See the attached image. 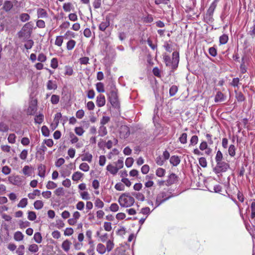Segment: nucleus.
<instances>
[{"instance_id": "f257e3e1", "label": "nucleus", "mask_w": 255, "mask_h": 255, "mask_svg": "<svg viewBox=\"0 0 255 255\" xmlns=\"http://www.w3.org/2000/svg\"><path fill=\"white\" fill-rule=\"evenodd\" d=\"M163 60L166 66L171 67L172 69L174 70L178 67L179 61V53L177 51L173 52L172 60L169 56L164 54Z\"/></svg>"}, {"instance_id": "f03ea898", "label": "nucleus", "mask_w": 255, "mask_h": 255, "mask_svg": "<svg viewBox=\"0 0 255 255\" xmlns=\"http://www.w3.org/2000/svg\"><path fill=\"white\" fill-rule=\"evenodd\" d=\"M135 202L134 199L129 193H123L119 198L118 202L122 207L128 208L132 206Z\"/></svg>"}, {"instance_id": "7ed1b4c3", "label": "nucleus", "mask_w": 255, "mask_h": 255, "mask_svg": "<svg viewBox=\"0 0 255 255\" xmlns=\"http://www.w3.org/2000/svg\"><path fill=\"white\" fill-rule=\"evenodd\" d=\"M109 99L111 105L114 107H118L119 105V101L118 97L117 90L113 88L111 90L109 95Z\"/></svg>"}, {"instance_id": "20e7f679", "label": "nucleus", "mask_w": 255, "mask_h": 255, "mask_svg": "<svg viewBox=\"0 0 255 255\" xmlns=\"http://www.w3.org/2000/svg\"><path fill=\"white\" fill-rule=\"evenodd\" d=\"M229 167L230 165L228 163L221 161L217 162L216 166L213 169V171L215 173L218 174L221 172H226Z\"/></svg>"}, {"instance_id": "39448f33", "label": "nucleus", "mask_w": 255, "mask_h": 255, "mask_svg": "<svg viewBox=\"0 0 255 255\" xmlns=\"http://www.w3.org/2000/svg\"><path fill=\"white\" fill-rule=\"evenodd\" d=\"M171 197L170 195H168L166 192H161L159 193L156 196L155 201V207L156 208L159 206L161 204L167 200Z\"/></svg>"}, {"instance_id": "423d86ee", "label": "nucleus", "mask_w": 255, "mask_h": 255, "mask_svg": "<svg viewBox=\"0 0 255 255\" xmlns=\"http://www.w3.org/2000/svg\"><path fill=\"white\" fill-rule=\"evenodd\" d=\"M37 101L36 100L34 99L31 100L29 104L28 108L26 110V114L28 115H33L35 114L37 107Z\"/></svg>"}, {"instance_id": "0eeeda50", "label": "nucleus", "mask_w": 255, "mask_h": 255, "mask_svg": "<svg viewBox=\"0 0 255 255\" xmlns=\"http://www.w3.org/2000/svg\"><path fill=\"white\" fill-rule=\"evenodd\" d=\"M110 25V19L108 16H106L99 25V29L102 31H105L107 28Z\"/></svg>"}, {"instance_id": "6e6552de", "label": "nucleus", "mask_w": 255, "mask_h": 255, "mask_svg": "<svg viewBox=\"0 0 255 255\" xmlns=\"http://www.w3.org/2000/svg\"><path fill=\"white\" fill-rule=\"evenodd\" d=\"M120 136L123 138H127L130 134L129 128L127 126H122L120 128Z\"/></svg>"}, {"instance_id": "1a4fd4ad", "label": "nucleus", "mask_w": 255, "mask_h": 255, "mask_svg": "<svg viewBox=\"0 0 255 255\" xmlns=\"http://www.w3.org/2000/svg\"><path fill=\"white\" fill-rule=\"evenodd\" d=\"M38 18H46L48 17V14L46 9L42 8H38L36 10Z\"/></svg>"}, {"instance_id": "9d476101", "label": "nucleus", "mask_w": 255, "mask_h": 255, "mask_svg": "<svg viewBox=\"0 0 255 255\" xmlns=\"http://www.w3.org/2000/svg\"><path fill=\"white\" fill-rule=\"evenodd\" d=\"M72 163H70L67 165V168H63L60 171L61 176L64 178L67 176H69L71 173V169H72Z\"/></svg>"}, {"instance_id": "9b49d317", "label": "nucleus", "mask_w": 255, "mask_h": 255, "mask_svg": "<svg viewBox=\"0 0 255 255\" xmlns=\"http://www.w3.org/2000/svg\"><path fill=\"white\" fill-rule=\"evenodd\" d=\"M177 176L174 173H171L168 176V179L166 181V185L170 186L175 183L177 181Z\"/></svg>"}, {"instance_id": "f8f14e48", "label": "nucleus", "mask_w": 255, "mask_h": 255, "mask_svg": "<svg viewBox=\"0 0 255 255\" xmlns=\"http://www.w3.org/2000/svg\"><path fill=\"white\" fill-rule=\"evenodd\" d=\"M106 99L103 95H99L97 97L96 104L98 107H102L105 105Z\"/></svg>"}, {"instance_id": "ddd939ff", "label": "nucleus", "mask_w": 255, "mask_h": 255, "mask_svg": "<svg viewBox=\"0 0 255 255\" xmlns=\"http://www.w3.org/2000/svg\"><path fill=\"white\" fill-rule=\"evenodd\" d=\"M71 245L72 243L67 239L63 241L61 247L65 252L68 253L70 249Z\"/></svg>"}, {"instance_id": "4468645a", "label": "nucleus", "mask_w": 255, "mask_h": 255, "mask_svg": "<svg viewBox=\"0 0 255 255\" xmlns=\"http://www.w3.org/2000/svg\"><path fill=\"white\" fill-rule=\"evenodd\" d=\"M106 169L113 175L117 174L119 171V170L117 168V167L115 166H114L111 164H109L107 166Z\"/></svg>"}, {"instance_id": "2eb2a0df", "label": "nucleus", "mask_w": 255, "mask_h": 255, "mask_svg": "<svg viewBox=\"0 0 255 255\" xmlns=\"http://www.w3.org/2000/svg\"><path fill=\"white\" fill-rule=\"evenodd\" d=\"M13 4L10 1L5 0L2 6V9L6 12H8L12 8Z\"/></svg>"}, {"instance_id": "dca6fc26", "label": "nucleus", "mask_w": 255, "mask_h": 255, "mask_svg": "<svg viewBox=\"0 0 255 255\" xmlns=\"http://www.w3.org/2000/svg\"><path fill=\"white\" fill-rule=\"evenodd\" d=\"M180 162V159L178 156H172L170 158V163L174 166L178 165Z\"/></svg>"}, {"instance_id": "f3484780", "label": "nucleus", "mask_w": 255, "mask_h": 255, "mask_svg": "<svg viewBox=\"0 0 255 255\" xmlns=\"http://www.w3.org/2000/svg\"><path fill=\"white\" fill-rule=\"evenodd\" d=\"M96 250L97 252L101 255L104 254L107 251L105 246L102 243H99L97 245Z\"/></svg>"}, {"instance_id": "a211bd4d", "label": "nucleus", "mask_w": 255, "mask_h": 255, "mask_svg": "<svg viewBox=\"0 0 255 255\" xmlns=\"http://www.w3.org/2000/svg\"><path fill=\"white\" fill-rule=\"evenodd\" d=\"M8 181L11 184L15 185H18L20 183L19 178L17 176H9L8 177Z\"/></svg>"}, {"instance_id": "6ab92c4d", "label": "nucleus", "mask_w": 255, "mask_h": 255, "mask_svg": "<svg viewBox=\"0 0 255 255\" xmlns=\"http://www.w3.org/2000/svg\"><path fill=\"white\" fill-rule=\"evenodd\" d=\"M99 135L100 136H104L107 133V128L105 126L100 125L98 130Z\"/></svg>"}, {"instance_id": "aec40b11", "label": "nucleus", "mask_w": 255, "mask_h": 255, "mask_svg": "<svg viewBox=\"0 0 255 255\" xmlns=\"http://www.w3.org/2000/svg\"><path fill=\"white\" fill-rule=\"evenodd\" d=\"M45 166L40 164L38 167V175L41 177H44L45 175Z\"/></svg>"}, {"instance_id": "412c9836", "label": "nucleus", "mask_w": 255, "mask_h": 255, "mask_svg": "<svg viewBox=\"0 0 255 255\" xmlns=\"http://www.w3.org/2000/svg\"><path fill=\"white\" fill-rule=\"evenodd\" d=\"M24 238L23 234L20 231H17L14 234L13 238L16 241H21Z\"/></svg>"}, {"instance_id": "4be33fe9", "label": "nucleus", "mask_w": 255, "mask_h": 255, "mask_svg": "<svg viewBox=\"0 0 255 255\" xmlns=\"http://www.w3.org/2000/svg\"><path fill=\"white\" fill-rule=\"evenodd\" d=\"M225 97L224 94L221 92H218L215 97V102L217 103L222 102L224 100Z\"/></svg>"}, {"instance_id": "5701e85b", "label": "nucleus", "mask_w": 255, "mask_h": 255, "mask_svg": "<svg viewBox=\"0 0 255 255\" xmlns=\"http://www.w3.org/2000/svg\"><path fill=\"white\" fill-rule=\"evenodd\" d=\"M76 41L74 40L70 39L66 43V48L68 50H72L76 45Z\"/></svg>"}, {"instance_id": "b1692460", "label": "nucleus", "mask_w": 255, "mask_h": 255, "mask_svg": "<svg viewBox=\"0 0 255 255\" xmlns=\"http://www.w3.org/2000/svg\"><path fill=\"white\" fill-rule=\"evenodd\" d=\"M92 155L91 153L87 152L83 155V156L81 159L83 161H88V162L90 163L92 161Z\"/></svg>"}, {"instance_id": "393cba45", "label": "nucleus", "mask_w": 255, "mask_h": 255, "mask_svg": "<svg viewBox=\"0 0 255 255\" xmlns=\"http://www.w3.org/2000/svg\"><path fill=\"white\" fill-rule=\"evenodd\" d=\"M83 176V174L79 171L75 172L73 173L72 176V179L73 181L79 180Z\"/></svg>"}, {"instance_id": "a878e982", "label": "nucleus", "mask_w": 255, "mask_h": 255, "mask_svg": "<svg viewBox=\"0 0 255 255\" xmlns=\"http://www.w3.org/2000/svg\"><path fill=\"white\" fill-rule=\"evenodd\" d=\"M114 247V242L112 240H109L106 242V249L108 252H110Z\"/></svg>"}, {"instance_id": "bb28decb", "label": "nucleus", "mask_w": 255, "mask_h": 255, "mask_svg": "<svg viewBox=\"0 0 255 255\" xmlns=\"http://www.w3.org/2000/svg\"><path fill=\"white\" fill-rule=\"evenodd\" d=\"M33 239L36 243H41L42 241V237L41 233L39 232L35 233L33 236Z\"/></svg>"}, {"instance_id": "cd10ccee", "label": "nucleus", "mask_w": 255, "mask_h": 255, "mask_svg": "<svg viewBox=\"0 0 255 255\" xmlns=\"http://www.w3.org/2000/svg\"><path fill=\"white\" fill-rule=\"evenodd\" d=\"M217 6V4L215 1H213L209 6L208 10H207V13L210 16L213 14L214 13V11Z\"/></svg>"}, {"instance_id": "c85d7f7f", "label": "nucleus", "mask_w": 255, "mask_h": 255, "mask_svg": "<svg viewBox=\"0 0 255 255\" xmlns=\"http://www.w3.org/2000/svg\"><path fill=\"white\" fill-rule=\"evenodd\" d=\"M28 250L32 253H35L38 251L39 248L36 244H33L29 246Z\"/></svg>"}, {"instance_id": "c756f323", "label": "nucleus", "mask_w": 255, "mask_h": 255, "mask_svg": "<svg viewBox=\"0 0 255 255\" xmlns=\"http://www.w3.org/2000/svg\"><path fill=\"white\" fill-rule=\"evenodd\" d=\"M22 172L25 175L30 176L32 173V168L25 165L22 169Z\"/></svg>"}, {"instance_id": "7c9ffc66", "label": "nucleus", "mask_w": 255, "mask_h": 255, "mask_svg": "<svg viewBox=\"0 0 255 255\" xmlns=\"http://www.w3.org/2000/svg\"><path fill=\"white\" fill-rule=\"evenodd\" d=\"M33 23L32 21L28 22L25 24L22 27V29L26 31L27 30H32L33 27Z\"/></svg>"}, {"instance_id": "2f4dec72", "label": "nucleus", "mask_w": 255, "mask_h": 255, "mask_svg": "<svg viewBox=\"0 0 255 255\" xmlns=\"http://www.w3.org/2000/svg\"><path fill=\"white\" fill-rule=\"evenodd\" d=\"M63 36H57L56 37L55 41V45L60 47L62 46V43L63 42Z\"/></svg>"}, {"instance_id": "473e14b6", "label": "nucleus", "mask_w": 255, "mask_h": 255, "mask_svg": "<svg viewBox=\"0 0 255 255\" xmlns=\"http://www.w3.org/2000/svg\"><path fill=\"white\" fill-rule=\"evenodd\" d=\"M47 88L48 90H55L57 88L56 84L52 80H49L47 82Z\"/></svg>"}, {"instance_id": "72a5a7b5", "label": "nucleus", "mask_w": 255, "mask_h": 255, "mask_svg": "<svg viewBox=\"0 0 255 255\" xmlns=\"http://www.w3.org/2000/svg\"><path fill=\"white\" fill-rule=\"evenodd\" d=\"M40 195V191L38 189H35L32 193H30L28 194V197L30 199H34L35 196H39Z\"/></svg>"}, {"instance_id": "f704fd0d", "label": "nucleus", "mask_w": 255, "mask_h": 255, "mask_svg": "<svg viewBox=\"0 0 255 255\" xmlns=\"http://www.w3.org/2000/svg\"><path fill=\"white\" fill-rule=\"evenodd\" d=\"M34 207L36 210H40L43 207V203L41 200H36L34 203Z\"/></svg>"}, {"instance_id": "c9c22d12", "label": "nucleus", "mask_w": 255, "mask_h": 255, "mask_svg": "<svg viewBox=\"0 0 255 255\" xmlns=\"http://www.w3.org/2000/svg\"><path fill=\"white\" fill-rule=\"evenodd\" d=\"M95 206L96 207L102 209L104 206V202L99 198H97L95 201Z\"/></svg>"}, {"instance_id": "e433bc0d", "label": "nucleus", "mask_w": 255, "mask_h": 255, "mask_svg": "<svg viewBox=\"0 0 255 255\" xmlns=\"http://www.w3.org/2000/svg\"><path fill=\"white\" fill-rule=\"evenodd\" d=\"M79 169L83 171L87 172L90 169V166L86 162H83L79 165Z\"/></svg>"}, {"instance_id": "4c0bfd02", "label": "nucleus", "mask_w": 255, "mask_h": 255, "mask_svg": "<svg viewBox=\"0 0 255 255\" xmlns=\"http://www.w3.org/2000/svg\"><path fill=\"white\" fill-rule=\"evenodd\" d=\"M30 15L26 13H21L19 16V19L22 22H26L29 20Z\"/></svg>"}, {"instance_id": "58836bf2", "label": "nucleus", "mask_w": 255, "mask_h": 255, "mask_svg": "<svg viewBox=\"0 0 255 255\" xmlns=\"http://www.w3.org/2000/svg\"><path fill=\"white\" fill-rule=\"evenodd\" d=\"M96 90L99 93L105 92L104 85L102 82H99L96 84Z\"/></svg>"}, {"instance_id": "ea45409f", "label": "nucleus", "mask_w": 255, "mask_h": 255, "mask_svg": "<svg viewBox=\"0 0 255 255\" xmlns=\"http://www.w3.org/2000/svg\"><path fill=\"white\" fill-rule=\"evenodd\" d=\"M229 38L227 34H223L220 37L219 41L221 44H225L227 43Z\"/></svg>"}, {"instance_id": "a19ab883", "label": "nucleus", "mask_w": 255, "mask_h": 255, "mask_svg": "<svg viewBox=\"0 0 255 255\" xmlns=\"http://www.w3.org/2000/svg\"><path fill=\"white\" fill-rule=\"evenodd\" d=\"M27 198H22L17 204V207L19 208H24L27 206Z\"/></svg>"}, {"instance_id": "79ce46f5", "label": "nucleus", "mask_w": 255, "mask_h": 255, "mask_svg": "<svg viewBox=\"0 0 255 255\" xmlns=\"http://www.w3.org/2000/svg\"><path fill=\"white\" fill-rule=\"evenodd\" d=\"M198 142V137L197 135H193L190 140V144L189 146H194Z\"/></svg>"}, {"instance_id": "37998d69", "label": "nucleus", "mask_w": 255, "mask_h": 255, "mask_svg": "<svg viewBox=\"0 0 255 255\" xmlns=\"http://www.w3.org/2000/svg\"><path fill=\"white\" fill-rule=\"evenodd\" d=\"M187 134L186 133H183L179 138V140L182 144H185L187 143Z\"/></svg>"}, {"instance_id": "c03bdc74", "label": "nucleus", "mask_w": 255, "mask_h": 255, "mask_svg": "<svg viewBox=\"0 0 255 255\" xmlns=\"http://www.w3.org/2000/svg\"><path fill=\"white\" fill-rule=\"evenodd\" d=\"M236 98L238 102H243L245 100V97L242 92H236Z\"/></svg>"}, {"instance_id": "a18cd8bd", "label": "nucleus", "mask_w": 255, "mask_h": 255, "mask_svg": "<svg viewBox=\"0 0 255 255\" xmlns=\"http://www.w3.org/2000/svg\"><path fill=\"white\" fill-rule=\"evenodd\" d=\"M165 173V169L162 168H158L156 170V175L160 177H163Z\"/></svg>"}, {"instance_id": "49530a36", "label": "nucleus", "mask_w": 255, "mask_h": 255, "mask_svg": "<svg viewBox=\"0 0 255 255\" xmlns=\"http://www.w3.org/2000/svg\"><path fill=\"white\" fill-rule=\"evenodd\" d=\"M235 150H236V148H235V146L234 145L232 144V145H230V146L229 147V149H228V152H229V155L233 157L235 155V154H236Z\"/></svg>"}, {"instance_id": "de8ad7c7", "label": "nucleus", "mask_w": 255, "mask_h": 255, "mask_svg": "<svg viewBox=\"0 0 255 255\" xmlns=\"http://www.w3.org/2000/svg\"><path fill=\"white\" fill-rule=\"evenodd\" d=\"M73 74V70L70 66H66L65 67V75L71 76Z\"/></svg>"}, {"instance_id": "09e8293b", "label": "nucleus", "mask_w": 255, "mask_h": 255, "mask_svg": "<svg viewBox=\"0 0 255 255\" xmlns=\"http://www.w3.org/2000/svg\"><path fill=\"white\" fill-rule=\"evenodd\" d=\"M25 247L23 245H21L19 246L18 248L16 251V253L18 255H23L24 254Z\"/></svg>"}, {"instance_id": "8fccbe9b", "label": "nucleus", "mask_w": 255, "mask_h": 255, "mask_svg": "<svg viewBox=\"0 0 255 255\" xmlns=\"http://www.w3.org/2000/svg\"><path fill=\"white\" fill-rule=\"evenodd\" d=\"M70 142L73 144L78 142V138L72 132H70L69 134Z\"/></svg>"}, {"instance_id": "3c124183", "label": "nucleus", "mask_w": 255, "mask_h": 255, "mask_svg": "<svg viewBox=\"0 0 255 255\" xmlns=\"http://www.w3.org/2000/svg\"><path fill=\"white\" fill-rule=\"evenodd\" d=\"M178 91V88L176 86L173 85L169 89V94L170 96H174Z\"/></svg>"}, {"instance_id": "603ef678", "label": "nucleus", "mask_w": 255, "mask_h": 255, "mask_svg": "<svg viewBox=\"0 0 255 255\" xmlns=\"http://www.w3.org/2000/svg\"><path fill=\"white\" fill-rule=\"evenodd\" d=\"M223 159V154L220 150H218L217 152L216 156H215V161L217 162L222 161Z\"/></svg>"}, {"instance_id": "864d4df0", "label": "nucleus", "mask_w": 255, "mask_h": 255, "mask_svg": "<svg viewBox=\"0 0 255 255\" xmlns=\"http://www.w3.org/2000/svg\"><path fill=\"white\" fill-rule=\"evenodd\" d=\"M59 96L56 95H53L51 98V102L53 104H57L59 101Z\"/></svg>"}, {"instance_id": "5fc2aeb1", "label": "nucleus", "mask_w": 255, "mask_h": 255, "mask_svg": "<svg viewBox=\"0 0 255 255\" xmlns=\"http://www.w3.org/2000/svg\"><path fill=\"white\" fill-rule=\"evenodd\" d=\"M44 116L42 114H39L35 117V122L37 124H41L43 121Z\"/></svg>"}, {"instance_id": "6e6d98bb", "label": "nucleus", "mask_w": 255, "mask_h": 255, "mask_svg": "<svg viewBox=\"0 0 255 255\" xmlns=\"http://www.w3.org/2000/svg\"><path fill=\"white\" fill-rule=\"evenodd\" d=\"M75 133L79 136H81L85 132V130L82 127H76L75 128Z\"/></svg>"}, {"instance_id": "4d7b16f0", "label": "nucleus", "mask_w": 255, "mask_h": 255, "mask_svg": "<svg viewBox=\"0 0 255 255\" xmlns=\"http://www.w3.org/2000/svg\"><path fill=\"white\" fill-rule=\"evenodd\" d=\"M134 160L132 157H128L126 159L125 164L127 167H130L133 163Z\"/></svg>"}, {"instance_id": "13d9d810", "label": "nucleus", "mask_w": 255, "mask_h": 255, "mask_svg": "<svg viewBox=\"0 0 255 255\" xmlns=\"http://www.w3.org/2000/svg\"><path fill=\"white\" fill-rule=\"evenodd\" d=\"M46 187L48 189H53L57 187V184L53 181H49L47 182Z\"/></svg>"}, {"instance_id": "bf43d9fd", "label": "nucleus", "mask_w": 255, "mask_h": 255, "mask_svg": "<svg viewBox=\"0 0 255 255\" xmlns=\"http://www.w3.org/2000/svg\"><path fill=\"white\" fill-rule=\"evenodd\" d=\"M115 166L119 170V169L122 168L124 166V161L123 159H119L115 163Z\"/></svg>"}, {"instance_id": "052dcab7", "label": "nucleus", "mask_w": 255, "mask_h": 255, "mask_svg": "<svg viewBox=\"0 0 255 255\" xmlns=\"http://www.w3.org/2000/svg\"><path fill=\"white\" fill-rule=\"evenodd\" d=\"M110 121V118L108 116H103L100 121V125L105 126Z\"/></svg>"}, {"instance_id": "680f3d73", "label": "nucleus", "mask_w": 255, "mask_h": 255, "mask_svg": "<svg viewBox=\"0 0 255 255\" xmlns=\"http://www.w3.org/2000/svg\"><path fill=\"white\" fill-rule=\"evenodd\" d=\"M28 219L30 221H34L36 218V215L34 212L33 211H29L28 212Z\"/></svg>"}, {"instance_id": "e2e57ef3", "label": "nucleus", "mask_w": 255, "mask_h": 255, "mask_svg": "<svg viewBox=\"0 0 255 255\" xmlns=\"http://www.w3.org/2000/svg\"><path fill=\"white\" fill-rule=\"evenodd\" d=\"M80 194L81 198L83 200H87L90 199V195L87 191L81 192H80Z\"/></svg>"}, {"instance_id": "0e129e2a", "label": "nucleus", "mask_w": 255, "mask_h": 255, "mask_svg": "<svg viewBox=\"0 0 255 255\" xmlns=\"http://www.w3.org/2000/svg\"><path fill=\"white\" fill-rule=\"evenodd\" d=\"M34 44V42L32 40L29 39L26 41L24 44V47L26 49H30L32 48Z\"/></svg>"}, {"instance_id": "69168bd1", "label": "nucleus", "mask_w": 255, "mask_h": 255, "mask_svg": "<svg viewBox=\"0 0 255 255\" xmlns=\"http://www.w3.org/2000/svg\"><path fill=\"white\" fill-rule=\"evenodd\" d=\"M16 136L14 133H10L8 137L7 140L9 143L13 144L15 142Z\"/></svg>"}, {"instance_id": "338daca9", "label": "nucleus", "mask_w": 255, "mask_h": 255, "mask_svg": "<svg viewBox=\"0 0 255 255\" xmlns=\"http://www.w3.org/2000/svg\"><path fill=\"white\" fill-rule=\"evenodd\" d=\"M104 228L106 231L110 232L112 229V224L110 222H105L104 223Z\"/></svg>"}, {"instance_id": "774afa93", "label": "nucleus", "mask_w": 255, "mask_h": 255, "mask_svg": "<svg viewBox=\"0 0 255 255\" xmlns=\"http://www.w3.org/2000/svg\"><path fill=\"white\" fill-rule=\"evenodd\" d=\"M109 208H110V210L111 211L115 212L119 210V205L117 203H112L110 205V207Z\"/></svg>"}]
</instances>
